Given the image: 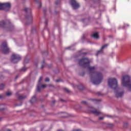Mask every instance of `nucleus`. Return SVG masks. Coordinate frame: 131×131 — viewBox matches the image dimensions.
I'll use <instances>...</instances> for the list:
<instances>
[{"label": "nucleus", "instance_id": "obj_7", "mask_svg": "<svg viewBox=\"0 0 131 131\" xmlns=\"http://www.w3.org/2000/svg\"><path fill=\"white\" fill-rule=\"evenodd\" d=\"M21 60V56L17 54H13L11 56V61L13 64H16Z\"/></svg>", "mask_w": 131, "mask_h": 131}, {"label": "nucleus", "instance_id": "obj_22", "mask_svg": "<svg viewBox=\"0 0 131 131\" xmlns=\"http://www.w3.org/2000/svg\"><path fill=\"white\" fill-rule=\"evenodd\" d=\"M60 3H61V1L60 0H57L56 1H55V4L56 6H57V5H59V4H60Z\"/></svg>", "mask_w": 131, "mask_h": 131}, {"label": "nucleus", "instance_id": "obj_36", "mask_svg": "<svg viewBox=\"0 0 131 131\" xmlns=\"http://www.w3.org/2000/svg\"><path fill=\"white\" fill-rule=\"evenodd\" d=\"M73 131H82V130L80 129H76L73 130Z\"/></svg>", "mask_w": 131, "mask_h": 131}, {"label": "nucleus", "instance_id": "obj_49", "mask_svg": "<svg viewBox=\"0 0 131 131\" xmlns=\"http://www.w3.org/2000/svg\"><path fill=\"white\" fill-rule=\"evenodd\" d=\"M60 101H64V100L62 99H60Z\"/></svg>", "mask_w": 131, "mask_h": 131}, {"label": "nucleus", "instance_id": "obj_25", "mask_svg": "<svg viewBox=\"0 0 131 131\" xmlns=\"http://www.w3.org/2000/svg\"><path fill=\"white\" fill-rule=\"evenodd\" d=\"M6 96H7L8 97H9V96H12V93L7 92L6 93Z\"/></svg>", "mask_w": 131, "mask_h": 131}, {"label": "nucleus", "instance_id": "obj_33", "mask_svg": "<svg viewBox=\"0 0 131 131\" xmlns=\"http://www.w3.org/2000/svg\"><path fill=\"white\" fill-rule=\"evenodd\" d=\"M60 81H61V79H58L55 80V82H60Z\"/></svg>", "mask_w": 131, "mask_h": 131}, {"label": "nucleus", "instance_id": "obj_34", "mask_svg": "<svg viewBox=\"0 0 131 131\" xmlns=\"http://www.w3.org/2000/svg\"><path fill=\"white\" fill-rule=\"evenodd\" d=\"M46 86H47L46 85H41H41L39 86V88H46Z\"/></svg>", "mask_w": 131, "mask_h": 131}, {"label": "nucleus", "instance_id": "obj_11", "mask_svg": "<svg viewBox=\"0 0 131 131\" xmlns=\"http://www.w3.org/2000/svg\"><path fill=\"white\" fill-rule=\"evenodd\" d=\"M42 76L40 77L39 80H38V85L37 86V92H40V88H39L40 85H41V80H42Z\"/></svg>", "mask_w": 131, "mask_h": 131}, {"label": "nucleus", "instance_id": "obj_12", "mask_svg": "<svg viewBox=\"0 0 131 131\" xmlns=\"http://www.w3.org/2000/svg\"><path fill=\"white\" fill-rule=\"evenodd\" d=\"M92 37L93 38H95V39H99L100 37H99V33L98 32H95L91 35Z\"/></svg>", "mask_w": 131, "mask_h": 131}, {"label": "nucleus", "instance_id": "obj_8", "mask_svg": "<svg viewBox=\"0 0 131 131\" xmlns=\"http://www.w3.org/2000/svg\"><path fill=\"white\" fill-rule=\"evenodd\" d=\"M88 112H91V113L94 114V115H96V116H99V115L102 114V112L97 111V110L95 109L93 107H88Z\"/></svg>", "mask_w": 131, "mask_h": 131}, {"label": "nucleus", "instance_id": "obj_28", "mask_svg": "<svg viewBox=\"0 0 131 131\" xmlns=\"http://www.w3.org/2000/svg\"><path fill=\"white\" fill-rule=\"evenodd\" d=\"M104 117H100L98 118V120H103V119H104Z\"/></svg>", "mask_w": 131, "mask_h": 131}, {"label": "nucleus", "instance_id": "obj_3", "mask_svg": "<svg viewBox=\"0 0 131 131\" xmlns=\"http://www.w3.org/2000/svg\"><path fill=\"white\" fill-rule=\"evenodd\" d=\"M122 84L123 86L127 88L128 90L131 92V79L129 76L125 75L123 76L122 79Z\"/></svg>", "mask_w": 131, "mask_h": 131}, {"label": "nucleus", "instance_id": "obj_13", "mask_svg": "<svg viewBox=\"0 0 131 131\" xmlns=\"http://www.w3.org/2000/svg\"><path fill=\"white\" fill-rule=\"evenodd\" d=\"M74 88H77L78 90H80V91H82V90H84V87L83 85L81 84H79L78 85H73Z\"/></svg>", "mask_w": 131, "mask_h": 131}, {"label": "nucleus", "instance_id": "obj_29", "mask_svg": "<svg viewBox=\"0 0 131 131\" xmlns=\"http://www.w3.org/2000/svg\"><path fill=\"white\" fill-rule=\"evenodd\" d=\"M45 81L46 82H49V81H50V78H46V79H45Z\"/></svg>", "mask_w": 131, "mask_h": 131}, {"label": "nucleus", "instance_id": "obj_57", "mask_svg": "<svg viewBox=\"0 0 131 131\" xmlns=\"http://www.w3.org/2000/svg\"><path fill=\"white\" fill-rule=\"evenodd\" d=\"M82 21H83V19H82Z\"/></svg>", "mask_w": 131, "mask_h": 131}, {"label": "nucleus", "instance_id": "obj_20", "mask_svg": "<svg viewBox=\"0 0 131 131\" xmlns=\"http://www.w3.org/2000/svg\"><path fill=\"white\" fill-rule=\"evenodd\" d=\"M5 88V84H1L0 85V91H2L3 90H4V89Z\"/></svg>", "mask_w": 131, "mask_h": 131}, {"label": "nucleus", "instance_id": "obj_45", "mask_svg": "<svg viewBox=\"0 0 131 131\" xmlns=\"http://www.w3.org/2000/svg\"><path fill=\"white\" fill-rule=\"evenodd\" d=\"M43 53H46V54H47V55H48V52H47L46 51L43 52Z\"/></svg>", "mask_w": 131, "mask_h": 131}, {"label": "nucleus", "instance_id": "obj_43", "mask_svg": "<svg viewBox=\"0 0 131 131\" xmlns=\"http://www.w3.org/2000/svg\"><path fill=\"white\" fill-rule=\"evenodd\" d=\"M21 105H22V103H21L20 104H17V105H15V106H21Z\"/></svg>", "mask_w": 131, "mask_h": 131}, {"label": "nucleus", "instance_id": "obj_2", "mask_svg": "<svg viewBox=\"0 0 131 131\" xmlns=\"http://www.w3.org/2000/svg\"><path fill=\"white\" fill-rule=\"evenodd\" d=\"M24 11L26 13L25 19L26 21V25H30V24H32L33 17H32L31 8L26 7L24 9Z\"/></svg>", "mask_w": 131, "mask_h": 131}, {"label": "nucleus", "instance_id": "obj_35", "mask_svg": "<svg viewBox=\"0 0 131 131\" xmlns=\"http://www.w3.org/2000/svg\"><path fill=\"white\" fill-rule=\"evenodd\" d=\"M40 8H41V3L40 2L39 3L38 8L40 9Z\"/></svg>", "mask_w": 131, "mask_h": 131}, {"label": "nucleus", "instance_id": "obj_47", "mask_svg": "<svg viewBox=\"0 0 131 131\" xmlns=\"http://www.w3.org/2000/svg\"><path fill=\"white\" fill-rule=\"evenodd\" d=\"M35 66H36V67H37V63H35Z\"/></svg>", "mask_w": 131, "mask_h": 131}, {"label": "nucleus", "instance_id": "obj_56", "mask_svg": "<svg viewBox=\"0 0 131 131\" xmlns=\"http://www.w3.org/2000/svg\"><path fill=\"white\" fill-rule=\"evenodd\" d=\"M55 14H57V12L56 11L55 12Z\"/></svg>", "mask_w": 131, "mask_h": 131}, {"label": "nucleus", "instance_id": "obj_44", "mask_svg": "<svg viewBox=\"0 0 131 131\" xmlns=\"http://www.w3.org/2000/svg\"><path fill=\"white\" fill-rule=\"evenodd\" d=\"M45 24H48V20H46V21H45Z\"/></svg>", "mask_w": 131, "mask_h": 131}, {"label": "nucleus", "instance_id": "obj_15", "mask_svg": "<svg viewBox=\"0 0 131 131\" xmlns=\"http://www.w3.org/2000/svg\"><path fill=\"white\" fill-rule=\"evenodd\" d=\"M30 102L31 104H33V103H35V102H36V97L35 96H33Z\"/></svg>", "mask_w": 131, "mask_h": 131}, {"label": "nucleus", "instance_id": "obj_31", "mask_svg": "<svg viewBox=\"0 0 131 131\" xmlns=\"http://www.w3.org/2000/svg\"><path fill=\"white\" fill-rule=\"evenodd\" d=\"M81 104H87L86 101H82L81 102Z\"/></svg>", "mask_w": 131, "mask_h": 131}, {"label": "nucleus", "instance_id": "obj_18", "mask_svg": "<svg viewBox=\"0 0 131 131\" xmlns=\"http://www.w3.org/2000/svg\"><path fill=\"white\" fill-rule=\"evenodd\" d=\"M45 66H46L45 61V60H43V61L41 62V69H42V68H43V67H45Z\"/></svg>", "mask_w": 131, "mask_h": 131}, {"label": "nucleus", "instance_id": "obj_24", "mask_svg": "<svg viewBox=\"0 0 131 131\" xmlns=\"http://www.w3.org/2000/svg\"><path fill=\"white\" fill-rule=\"evenodd\" d=\"M102 51H103V50H102V48H101L100 50L97 51V53L96 54V56H98V55H99L101 53V52H102Z\"/></svg>", "mask_w": 131, "mask_h": 131}, {"label": "nucleus", "instance_id": "obj_17", "mask_svg": "<svg viewBox=\"0 0 131 131\" xmlns=\"http://www.w3.org/2000/svg\"><path fill=\"white\" fill-rule=\"evenodd\" d=\"M27 96L26 95H19L18 97V100H24L26 99Z\"/></svg>", "mask_w": 131, "mask_h": 131}, {"label": "nucleus", "instance_id": "obj_41", "mask_svg": "<svg viewBox=\"0 0 131 131\" xmlns=\"http://www.w3.org/2000/svg\"><path fill=\"white\" fill-rule=\"evenodd\" d=\"M55 103H56V101H55V100H53V101H52V103H53V104H55Z\"/></svg>", "mask_w": 131, "mask_h": 131}, {"label": "nucleus", "instance_id": "obj_37", "mask_svg": "<svg viewBox=\"0 0 131 131\" xmlns=\"http://www.w3.org/2000/svg\"><path fill=\"white\" fill-rule=\"evenodd\" d=\"M87 54H88V53L84 52V53H82V55H83V56H84V55H86Z\"/></svg>", "mask_w": 131, "mask_h": 131}, {"label": "nucleus", "instance_id": "obj_21", "mask_svg": "<svg viewBox=\"0 0 131 131\" xmlns=\"http://www.w3.org/2000/svg\"><path fill=\"white\" fill-rule=\"evenodd\" d=\"M108 44H105L101 47V50H104L105 48H107L108 47Z\"/></svg>", "mask_w": 131, "mask_h": 131}, {"label": "nucleus", "instance_id": "obj_1", "mask_svg": "<svg viewBox=\"0 0 131 131\" xmlns=\"http://www.w3.org/2000/svg\"><path fill=\"white\" fill-rule=\"evenodd\" d=\"M91 61L88 58H83L79 60V64L83 68L89 69V74L91 76V79L94 84H99L103 80V75L100 72H95L96 67H90Z\"/></svg>", "mask_w": 131, "mask_h": 131}, {"label": "nucleus", "instance_id": "obj_38", "mask_svg": "<svg viewBox=\"0 0 131 131\" xmlns=\"http://www.w3.org/2000/svg\"><path fill=\"white\" fill-rule=\"evenodd\" d=\"M4 110H5V108H0V111H4Z\"/></svg>", "mask_w": 131, "mask_h": 131}, {"label": "nucleus", "instance_id": "obj_27", "mask_svg": "<svg viewBox=\"0 0 131 131\" xmlns=\"http://www.w3.org/2000/svg\"><path fill=\"white\" fill-rule=\"evenodd\" d=\"M92 101H95V102H100L101 100H98V99H91Z\"/></svg>", "mask_w": 131, "mask_h": 131}, {"label": "nucleus", "instance_id": "obj_30", "mask_svg": "<svg viewBox=\"0 0 131 131\" xmlns=\"http://www.w3.org/2000/svg\"><path fill=\"white\" fill-rule=\"evenodd\" d=\"M27 69L25 67H24L21 69V71H25L26 70H27Z\"/></svg>", "mask_w": 131, "mask_h": 131}, {"label": "nucleus", "instance_id": "obj_14", "mask_svg": "<svg viewBox=\"0 0 131 131\" xmlns=\"http://www.w3.org/2000/svg\"><path fill=\"white\" fill-rule=\"evenodd\" d=\"M102 115V116H104V117H108V118H114L115 116L112 115H106L105 114H100Z\"/></svg>", "mask_w": 131, "mask_h": 131}, {"label": "nucleus", "instance_id": "obj_50", "mask_svg": "<svg viewBox=\"0 0 131 131\" xmlns=\"http://www.w3.org/2000/svg\"><path fill=\"white\" fill-rule=\"evenodd\" d=\"M125 26H128V25H127V24L125 25Z\"/></svg>", "mask_w": 131, "mask_h": 131}, {"label": "nucleus", "instance_id": "obj_40", "mask_svg": "<svg viewBox=\"0 0 131 131\" xmlns=\"http://www.w3.org/2000/svg\"><path fill=\"white\" fill-rule=\"evenodd\" d=\"M4 98V96L3 95H0V99H3Z\"/></svg>", "mask_w": 131, "mask_h": 131}, {"label": "nucleus", "instance_id": "obj_54", "mask_svg": "<svg viewBox=\"0 0 131 131\" xmlns=\"http://www.w3.org/2000/svg\"><path fill=\"white\" fill-rule=\"evenodd\" d=\"M16 78H18V76H16Z\"/></svg>", "mask_w": 131, "mask_h": 131}, {"label": "nucleus", "instance_id": "obj_46", "mask_svg": "<svg viewBox=\"0 0 131 131\" xmlns=\"http://www.w3.org/2000/svg\"><path fill=\"white\" fill-rule=\"evenodd\" d=\"M69 49H70V47H68V48H66V50H68Z\"/></svg>", "mask_w": 131, "mask_h": 131}, {"label": "nucleus", "instance_id": "obj_55", "mask_svg": "<svg viewBox=\"0 0 131 131\" xmlns=\"http://www.w3.org/2000/svg\"><path fill=\"white\" fill-rule=\"evenodd\" d=\"M1 120H2V118H0V121H1Z\"/></svg>", "mask_w": 131, "mask_h": 131}, {"label": "nucleus", "instance_id": "obj_32", "mask_svg": "<svg viewBox=\"0 0 131 131\" xmlns=\"http://www.w3.org/2000/svg\"><path fill=\"white\" fill-rule=\"evenodd\" d=\"M96 95H97V96H102V94H101L100 92H97Z\"/></svg>", "mask_w": 131, "mask_h": 131}, {"label": "nucleus", "instance_id": "obj_51", "mask_svg": "<svg viewBox=\"0 0 131 131\" xmlns=\"http://www.w3.org/2000/svg\"><path fill=\"white\" fill-rule=\"evenodd\" d=\"M49 86H54L53 85H49Z\"/></svg>", "mask_w": 131, "mask_h": 131}, {"label": "nucleus", "instance_id": "obj_6", "mask_svg": "<svg viewBox=\"0 0 131 131\" xmlns=\"http://www.w3.org/2000/svg\"><path fill=\"white\" fill-rule=\"evenodd\" d=\"M11 7L12 5L10 3H0V10L5 12H9Z\"/></svg>", "mask_w": 131, "mask_h": 131}, {"label": "nucleus", "instance_id": "obj_48", "mask_svg": "<svg viewBox=\"0 0 131 131\" xmlns=\"http://www.w3.org/2000/svg\"><path fill=\"white\" fill-rule=\"evenodd\" d=\"M43 13H46V10H43Z\"/></svg>", "mask_w": 131, "mask_h": 131}, {"label": "nucleus", "instance_id": "obj_23", "mask_svg": "<svg viewBox=\"0 0 131 131\" xmlns=\"http://www.w3.org/2000/svg\"><path fill=\"white\" fill-rule=\"evenodd\" d=\"M127 126H128V123H124L123 124V127H124L125 128H126V127H127Z\"/></svg>", "mask_w": 131, "mask_h": 131}, {"label": "nucleus", "instance_id": "obj_39", "mask_svg": "<svg viewBox=\"0 0 131 131\" xmlns=\"http://www.w3.org/2000/svg\"><path fill=\"white\" fill-rule=\"evenodd\" d=\"M51 67H52V64H50L48 66L49 68H51Z\"/></svg>", "mask_w": 131, "mask_h": 131}, {"label": "nucleus", "instance_id": "obj_9", "mask_svg": "<svg viewBox=\"0 0 131 131\" xmlns=\"http://www.w3.org/2000/svg\"><path fill=\"white\" fill-rule=\"evenodd\" d=\"M70 3L74 10H77V9L79 8V4L77 3V2H76V1L75 0L71 1Z\"/></svg>", "mask_w": 131, "mask_h": 131}, {"label": "nucleus", "instance_id": "obj_10", "mask_svg": "<svg viewBox=\"0 0 131 131\" xmlns=\"http://www.w3.org/2000/svg\"><path fill=\"white\" fill-rule=\"evenodd\" d=\"M124 94V91L120 92L119 90H118L115 92V96H116V97L117 98H121V97L123 96Z\"/></svg>", "mask_w": 131, "mask_h": 131}, {"label": "nucleus", "instance_id": "obj_53", "mask_svg": "<svg viewBox=\"0 0 131 131\" xmlns=\"http://www.w3.org/2000/svg\"><path fill=\"white\" fill-rule=\"evenodd\" d=\"M111 125L112 126H113V124H111Z\"/></svg>", "mask_w": 131, "mask_h": 131}, {"label": "nucleus", "instance_id": "obj_16", "mask_svg": "<svg viewBox=\"0 0 131 131\" xmlns=\"http://www.w3.org/2000/svg\"><path fill=\"white\" fill-rule=\"evenodd\" d=\"M0 27H2V28H5V27H6V22H5L4 20L1 21Z\"/></svg>", "mask_w": 131, "mask_h": 131}, {"label": "nucleus", "instance_id": "obj_52", "mask_svg": "<svg viewBox=\"0 0 131 131\" xmlns=\"http://www.w3.org/2000/svg\"><path fill=\"white\" fill-rule=\"evenodd\" d=\"M35 2H36V3H37V0H35Z\"/></svg>", "mask_w": 131, "mask_h": 131}, {"label": "nucleus", "instance_id": "obj_26", "mask_svg": "<svg viewBox=\"0 0 131 131\" xmlns=\"http://www.w3.org/2000/svg\"><path fill=\"white\" fill-rule=\"evenodd\" d=\"M28 62H29L28 59L26 58V59H25L24 63H25V64H27V63H28Z\"/></svg>", "mask_w": 131, "mask_h": 131}, {"label": "nucleus", "instance_id": "obj_42", "mask_svg": "<svg viewBox=\"0 0 131 131\" xmlns=\"http://www.w3.org/2000/svg\"><path fill=\"white\" fill-rule=\"evenodd\" d=\"M1 131H3V129ZM4 131H11L10 129H6Z\"/></svg>", "mask_w": 131, "mask_h": 131}, {"label": "nucleus", "instance_id": "obj_5", "mask_svg": "<svg viewBox=\"0 0 131 131\" xmlns=\"http://www.w3.org/2000/svg\"><path fill=\"white\" fill-rule=\"evenodd\" d=\"M108 85L111 89L116 90L118 86L117 80L115 78H110L108 80Z\"/></svg>", "mask_w": 131, "mask_h": 131}, {"label": "nucleus", "instance_id": "obj_4", "mask_svg": "<svg viewBox=\"0 0 131 131\" xmlns=\"http://www.w3.org/2000/svg\"><path fill=\"white\" fill-rule=\"evenodd\" d=\"M0 51L5 55H7V54L10 53V48L8 47L7 41H5L2 42L0 47Z\"/></svg>", "mask_w": 131, "mask_h": 131}, {"label": "nucleus", "instance_id": "obj_19", "mask_svg": "<svg viewBox=\"0 0 131 131\" xmlns=\"http://www.w3.org/2000/svg\"><path fill=\"white\" fill-rule=\"evenodd\" d=\"M64 92H66V93H67L68 94H69L70 93V90H68V89L64 88H63Z\"/></svg>", "mask_w": 131, "mask_h": 131}]
</instances>
